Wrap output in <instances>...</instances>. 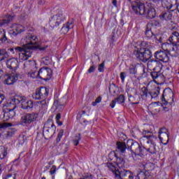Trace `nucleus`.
Here are the masks:
<instances>
[{
  "mask_svg": "<svg viewBox=\"0 0 179 179\" xmlns=\"http://www.w3.org/2000/svg\"><path fill=\"white\" fill-rule=\"evenodd\" d=\"M169 41L170 43H162V48L164 51H157L154 55L156 59L164 62V64L169 62L170 57H169V55H171V57H177L178 55L179 33L177 31L173 32L172 35L169 38Z\"/></svg>",
  "mask_w": 179,
  "mask_h": 179,
  "instance_id": "obj_2",
  "label": "nucleus"
},
{
  "mask_svg": "<svg viewBox=\"0 0 179 179\" xmlns=\"http://www.w3.org/2000/svg\"><path fill=\"white\" fill-rule=\"evenodd\" d=\"M94 69H96V67L94 66H90V68L88 69V73H93V72H94Z\"/></svg>",
  "mask_w": 179,
  "mask_h": 179,
  "instance_id": "obj_44",
  "label": "nucleus"
},
{
  "mask_svg": "<svg viewBox=\"0 0 179 179\" xmlns=\"http://www.w3.org/2000/svg\"><path fill=\"white\" fill-rule=\"evenodd\" d=\"M50 93V90L45 87H42L40 89H37L36 92L32 94V97L34 100H41V99H47Z\"/></svg>",
  "mask_w": 179,
  "mask_h": 179,
  "instance_id": "obj_14",
  "label": "nucleus"
},
{
  "mask_svg": "<svg viewBox=\"0 0 179 179\" xmlns=\"http://www.w3.org/2000/svg\"><path fill=\"white\" fill-rule=\"evenodd\" d=\"M62 136H64V130L63 129L59 131V132L57 135V141L59 142V141H61V138H62Z\"/></svg>",
  "mask_w": 179,
  "mask_h": 179,
  "instance_id": "obj_39",
  "label": "nucleus"
},
{
  "mask_svg": "<svg viewBox=\"0 0 179 179\" xmlns=\"http://www.w3.org/2000/svg\"><path fill=\"white\" fill-rule=\"evenodd\" d=\"M112 3L115 8H117V0H113L112 1Z\"/></svg>",
  "mask_w": 179,
  "mask_h": 179,
  "instance_id": "obj_50",
  "label": "nucleus"
},
{
  "mask_svg": "<svg viewBox=\"0 0 179 179\" xmlns=\"http://www.w3.org/2000/svg\"><path fill=\"white\" fill-rule=\"evenodd\" d=\"M117 150L122 153H125V150H127V145H125V143L117 142Z\"/></svg>",
  "mask_w": 179,
  "mask_h": 179,
  "instance_id": "obj_28",
  "label": "nucleus"
},
{
  "mask_svg": "<svg viewBox=\"0 0 179 179\" xmlns=\"http://www.w3.org/2000/svg\"><path fill=\"white\" fill-rule=\"evenodd\" d=\"M147 65L148 69H150V71L153 70V71L151 72L152 79H157L159 76H161L162 63H160V62L157 60H150Z\"/></svg>",
  "mask_w": 179,
  "mask_h": 179,
  "instance_id": "obj_9",
  "label": "nucleus"
},
{
  "mask_svg": "<svg viewBox=\"0 0 179 179\" xmlns=\"http://www.w3.org/2000/svg\"><path fill=\"white\" fill-rule=\"evenodd\" d=\"M52 59H50V57H45L42 59V64L44 65H50L51 64Z\"/></svg>",
  "mask_w": 179,
  "mask_h": 179,
  "instance_id": "obj_33",
  "label": "nucleus"
},
{
  "mask_svg": "<svg viewBox=\"0 0 179 179\" xmlns=\"http://www.w3.org/2000/svg\"><path fill=\"white\" fill-rule=\"evenodd\" d=\"M152 106H159V102H154L152 103Z\"/></svg>",
  "mask_w": 179,
  "mask_h": 179,
  "instance_id": "obj_54",
  "label": "nucleus"
},
{
  "mask_svg": "<svg viewBox=\"0 0 179 179\" xmlns=\"http://www.w3.org/2000/svg\"><path fill=\"white\" fill-rule=\"evenodd\" d=\"M143 135H146V134H150V131H143Z\"/></svg>",
  "mask_w": 179,
  "mask_h": 179,
  "instance_id": "obj_52",
  "label": "nucleus"
},
{
  "mask_svg": "<svg viewBox=\"0 0 179 179\" xmlns=\"http://www.w3.org/2000/svg\"><path fill=\"white\" fill-rule=\"evenodd\" d=\"M17 79H19V74L15 71H11V73L6 76L4 84L8 85H13L15 82H17Z\"/></svg>",
  "mask_w": 179,
  "mask_h": 179,
  "instance_id": "obj_16",
  "label": "nucleus"
},
{
  "mask_svg": "<svg viewBox=\"0 0 179 179\" xmlns=\"http://www.w3.org/2000/svg\"><path fill=\"white\" fill-rule=\"evenodd\" d=\"M174 93L173 90L170 88H166L162 94V101L163 104H170V106H173L174 103Z\"/></svg>",
  "mask_w": 179,
  "mask_h": 179,
  "instance_id": "obj_12",
  "label": "nucleus"
},
{
  "mask_svg": "<svg viewBox=\"0 0 179 179\" xmlns=\"http://www.w3.org/2000/svg\"><path fill=\"white\" fill-rule=\"evenodd\" d=\"M57 127L54 123H46L43 127V135H47L48 136H52V134H55Z\"/></svg>",
  "mask_w": 179,
  "mask_h": 179,
  "instance_id": "obj_20",
  "label": "nucleus"
},
{
  "mask_svg": "<svg viewBox=\"0 0 179 179\" xmlns=\"http://www.w3.org/2000/svg\"><path fill=\"white\" fill-rule=\"evenodd\" d=\"M158 138L163 145L169 143V131L166 128H162L159 131Z\"/></svg>",
  "mask_w": 179,
  "mask_h": 179,
  "instance_id": "obj_17",
  "label": "nucleus"
},
{
  "mask_svg": "<svg viewBox=\"0 0 179 179\" xmlns=\"http://www.w3.org/2000/svg\"><path fill=\"white\" fill-rule=\"evenodd\" d=\"M171 10L164 13L159 15V19L161 20H166V22L169 20H171L173 17L176 16V13H177V8H171Z\"/></svg>",
  "mask_w": 179,
  "mask_h": 179,
  "instance_id": "obj_19",
  "label": "nucleus"
},
{
  "mask_svg": "<svg viewBox=\"0 0 179 179\" xmlns=\"http://www.w3.org/2000/svg\"><path fill=\"white\" fill-rule=\"evenodd\" d=\"M158 141L159 138L155 135L144 136L140 138V143L143 148L136 141H129V143H131L130 148L133 160H138L139 159L138 156L142 157L146 152H149L151 155H155L157 152L156 143H157Z\"/></svg>",
  "mask_w": 179,
  "mask_h": 179,
  "instance_id": "obj_1",
  "label": "nucleus"
},
{
  "mask_svg": "<svg viewBox=\"0 0 179 179\" xmlns=\"http://www.w3.org/2000/svg\"><path fill=\"white\" fill-rule=\"evenodd\" d=\"M101 100H103V98L101 96H98L94 101L92 103V106L93 107H96V104H99V103H101Z\"/></svg>",
  "mask_w": 179,
  "mask_h": 179,
  "instance_id": "obj_36",
  "label": "nucleus"
},
{
  "mask_svg": "<svg viewBox=\"0 0 179 179\" xmlns=\"http://www.w3.org/2000/svg\"><path fill=\"white\" fill-rule=\"evenodd\" d=\"M13 132L10 131H7V134H6V136H12L13 135Z\"/></svg>",
  "mask_w": 179,
  "mask_h": 179,
  "instance_id": "obj_51",
  "label": "nucleus"
},
{
  "mask_svg": "<svg viewBox=\"0 0 179 179\" xmlns=\"http://www.w3.org/2000/svg\"><path fill=\"white\" fill-rule=\"evenodd\" d=\"M8 159V150L6 148L0 147V160H6Z\"/></svg>",
  "mask_w": 179,
  "mask_h": 179,
  "instance_id": "obj_25",
  "label": "nucleus"
},
{
  "mask_svg": "<svg viewBox=\"0 0 179 179\" xmlns=\"http://www.w3.org/2000/svg\"><path fill=\"white\" fill-rule=\"evenodd\" d=\"M37 63L35 60L27 61L24 64V68L25 71H28V76L32 78V79H36L39 78V79H44V78H51L52 75V70L48 67H43L37 71Z\"/></svg>",
  "mask_w": 179,
  "mask_h": 179,
  "instance_id": "obj_5",
  "label": "nucleus"
},
{
  "mask_svg": "<svg viewBox=\"0 0 179 179\" xmlns=\"http://www.w3.org/2000/svg\"><path fill=\"white\" fill-rule=\"evenodd\" d=\"M12 127V123L2 122L0 123V131H5L8 128Z\"/></svg>",
  "mask_w": 179,
  "mask_h": 179,
  "instance_id": "obj_30",
  "label": "nucleus"
},
{
  "mask_svg": "<svg viewBox=\"0 0 179 179\" xmlns=\"http://www.w3.org/2000/svg\"><path fill=\"white\" fill-rule=\"evenodd\" d=\"M125 78H127V73L121 72L120 73V79L122 80V83H124V82H125Z\"/></svg>",
  "mask_w": 179,
  "mask_h": 179,
  "instance_id": "obj_41",
  "label": "nucleus"
},
{
  "mask_svg": "<svg viewBox=\"0 0 179 179\" xmlns=\"http://www.w3.org/2000/svg\"><path fill=\"white\" fill-rule=\"evenodd\" d=\"M8 55L5 50H0V62L3 61V59H6L8 58Z\"/></svg>",
  "mask_w": 179,
  "mask_h": 179,
  "instance_id": "obj_32",
  "label": "nucleus"
},
{
  "mask_svg": "<svg viewBox=\"0 0 179 179\" xmlns=\"http://www.w3.org/2000/svg\"><path fill=\"white\" fill-rule=\"evenodd\" d=\"M73 27V24L72 22H67L63 25V27L61 29V33L62 34H66Z\"/></svg>",
  "mask_w": 179,
  "mask_h": 179,
  "instance_id": "obj_24",
  "label": "nucleus"
},
{
  "mask_svg": "<svg viewBox=\"0 0 179 179\" xmlns=\"http://www.w3.org/2000/svg\"><path fill=\"white\" fill-rule=\"evenodd\" d=\"M131 8L136 15H141L146 19H153L156 17V10L152 3H148L147 6L142 3H132Z\"/></svg>",
  "mask_w": 179,
  "mask_h": 179,
  "instance_id": "obj_6",
  "label": "nucleus"
},
{
  "mask_svg": "<svg viewBox=\"0 0 179 179\" xmlns=\"http://www.w3.org/2000/svg\"><path fill=\"white\" fill-rule=\"evenodd\" d=\"M56 172L57 169H55V168L52 166V169H51L50 171V173L51 174V176H52V174H55Z\"/></svg>",
  "mask_w": 179,
  "mask_h": 179,
  "instance_id": "obj_46",
  "label": "nucleus"
},
{
  "mask_svg": "<svg viewBox=\"0 0 179 179\" xmlns=\"http://www.w3.org/2000/svg\"><path fill=\"white\" fill-rule=\"evenodd\" d=\"M145 37H147L148 40H152V41L157 40L156 35L153 34V29L150 28V25H147L145 29Z\"/></svg>",
  "mask_w": 179,
  "mask_h": 179,
  "instance_id": "obj_22",
  "label": "nucleus"
},
{
  "mask_svg": "<svg viewBox=\"0 0 179 179\" xmlns=\"http://www.w3.org/2000/svg\"><path fill=\"white\" fill-rule=\"evenodd\" d=\"M134 55L137 59L142 61V62H148L152 58L150 50L141 46H136L134 48Z\"/></svg>",
  "mask_w": 179,
  "mask_h": 179,
  "instance_id": "obj_7",
  "label": "nucleus"
},
{
  "mask_svg": "<svg viewBox=\"0 0 179 179\" xmlns=\"http://www.w3.org/2000/svg\"><path fill=\"white\" fill-rule=\"evenodd\" d=\"M21 43L23 44V47H15L10 49V52L13 53V51L19 53L20 61H27L28 58L31 57V50H36L40 47V43L37 39V36H33L31 34H28L24 38L21 39Z\"/></svg>",
  "mask_w": 179,
  "mask_h": 179,
  "instance_id": "obj_4",
  "label": "nucleus"
},
{
  "mask_svg": "<svg viewBox=\"0 0 179 179\" xmlns=\"http://www.w3.org/2000/svg\"><path fill=\"white\" fill-rule=\"evenodd\" d=\"M53 107L56 108V110H58V107H61V106H58V101H55L53 103Z\"/></svg>",
  "mask_w": 179,
  "mask_h": 179,
  "instance_id": "obj_47",
  "label": "nucleus"
},
{
  "mask_svg": "<svg viewBox=\"0 0 179 179\" xmlns=\"http://www.w3.org/2000/svg\"><path fill=\"white\" fill-rule=\"evenodd\" d=\"M162 6L167 9V10L174 8V9H177L178 12H179V4L177 5V0H162Z\"/></svg>",
  "mask_w": 179,
  "mask_h": 179,
  "instance_id": "obj_18",
  "label": "nucleus"
},
{
  "mask_svg": "<svg viewBox=\"0 0 179 179\" xmlns=\"http://www.w3.org/2000/svg\"><path fill=\"white\" fill-rule=\"evenodd\" d=\"M149 25H150V28H151L153 30V29H155V27H160V22H159V21H157V20H152L147 24V26H149Z\"/></svg>",
  "mask_w": 179,
  "mask_h": 179,
  "instance_id": "obj_29",
  "label": "nucleus"
},
{
  "mask_svg": "<svg viewBox=\"0 0 179 179\" xmlns=\"http://www.w3.org/2000/svg\"><path fill=\"white\" fill-rule=\"evenodd\" d=\"M3 100H5V94L0 93V104L3 103Z\"/></svg>",
  "mask_w": 179,
  "mask_h": 179,
  "instance_id": "obj_43",
  "label": "nucleus"
},
{
  "mask_svg": "<svg viewBox=\"0 0 179 179\" xmlns=\"http://www.w3.org/2000/svg\"><path fill=\"white\" fill-rule=\"evenodd\" d=\"M85 114H86L85 111H83L81 113V117H83V115H85Z\"/></svg>",
  "mask_w": 179,
  "mask_h": 179,
  "instance_id": "obj_55",
  "label": "nucleus"
},
{
  "mask_svg": "<svg viewBox=\"0 0 179 179\" xmlns=\"http://www.w3.org/2000/svg\"><path fill=\"white\" fill-rule=\"evenodd\" d=\"M126 93L129 97V99H131L132 97V95L129 94V91L128 90H126Z\"/></svg>",
  "mask_w": 179,
  "mask_h": 179,
  "instance_id": "obj_49",
  "label": "nucleus"
},
{
  "mask_svg": "<svg viewBox=\"0 0 179 179\" xmlns=\"http://www.w3.org/2000/svg\"><path fill=\"white\" fill-rule=\"evenodd\" d=\"M17 104H20L23 110H30L33 107V101H31V100H29L24 96H15L8 99L3 105V111L4 113L3 117V121L12 120V118L16 115L15 108L17 107Z\"/></svg>",
  "mask_w": 179,
  "mask_h": 179,
  "instance_id": "obj_3",
  "label": "nucleus"
},
{
  "mask_svg": "<svg viewBox=\"0 0 179 179\" xmlns=\"http://www.w3.org/2000/svg\"><path fill=\"white\" fill-rule=\"evenodd\" d=\"M39 3H40V5H43L44 3L40 1Z\"/></svg>",
  "mask_w": 179,
  "mask_h": 179,
  "instance_id": "obj_57",
  "label": "nucleus"
},
{
  "mask_svg": "<svg viewBox=\"0 0 179 179\" xmlns=\"http://www.w3.org/2000/svg\"><path fill=\"white\" fill-rule=\"evenodd\" d=\"M8 34L11 36V37H16L17 34H20V33H23V31H26V29L19 24H12L8 29Z\"/></svg>",
  "mask_w": 179,
  "mask_h": 179,
  "instance_id": "obj_13",
  "label": "nucleus"
},
{
  "mask_svg": "<svg viewBox=\"0 0 179 179\" xmlns=\"http://www.w3.org/2000/svg\"><path fill=\"white\" fill-rule=\"evenodd\" d=\"M59 120H61V113H57L55 117L56 124H57L59 127H62L63 123L62 122L59 121Z\"/></svg>",
  "mask_w": 179,
  "mask_h": 179,
  "instance_id": "obj_34",
  "label": "nucleus"
},
{
  "mask_svg": "<svg viewBox=\"0 0 179 179\" xmlns=\"http://www.w3.org/2000/svg\"><path fill=\"white\" fill-rule=\"evenodd\" d=\"M38 104H41L42 106H45L46 103L45 100L41 101H38Z\"/></svg>",
  "mask_w": 179,
  "mask_h": 179,
  "instance_id": "obj_48",
  "label": "nucleus"
},
{
  "mask_svg": "<svg viewBox=\"0 0 179 179\" xmlns=\"http://www.w3.org/2000/svg\"><path fill=\"white\" fill-rule=\"evenodd\" d=\"M2 173V168L0 166V174Z\"/></svg>",
  "mask_w": 179,
  "mask_h": 179,
  "instance_id": "obj_56",
  "label": "nucleus"
},
{
  "mask_svg": "<svg viewBox=\"0 0 179 179\" xmlns=\"http://www.w3.org/2000/svg\"><path fill=\"white\" fill-rule=\"evenodd\" d=\"M37 118H38V115L37 113H32L24 114L21 117L19 125L27 127V125H30V124L34 122Z\"/></svg>",
  "mask_w": 179,
  "mask_h": 179,
  "instance_id": "obj_11",
  "label": "nucleus"
},
{
  "mask_svg": "<svg viewBox=\"0 0 179 179\" xmlns=\"http://www.w3.org/2000/svg\"><path fill=\"white\" fill-rule=\"evenodd\" d=\"M108 157L110 160H116V163L113 162L115 163V164H116V167H125V160L124 159V158L118 157L115 151H111L108 155Z\"/></svg>",
  "mask_w": 179,
  "mask_h": 179,
  "instance_id": "obj_15",
  "label": "nucleus"
},
{
  "mask_svg": "<svg viewBox=\"0 0 179 179\" xmlns=\"http://www.w3.org/2000/svg\"><path fill=\"white\" fill-rule=\"evenodd\" d=\"M159 90L152 92L150 94L151 99H156V97H157V96H159Z\"/></svg>",
  "mask_w": 179,
  "mask_h": 179,
  "instance_id": "obj_42",
  "label": "nucleus"
},
{
  "mask_svg": "<svg viewBox=\"0 0 179 179\" xmlns=\"http://www.w3.org/2000/svg\"><path fill=\"white\" fill-rule=\"evenodd\" d=\"M6 179H16V173H8L5 176Z\"/></svg>",
  "mask_w": 179,
  "mask_h": 179,
  "instance_id": "obj_38",
  "label": "nucleus"
},
{
  "mask_svg": "<svg viewBox=\"0 0 179 179\" xmlns=\"http://www.w3.org/2000/svg\"><path fill=\"white\" fill-rule=\"evenodd\" d=\"M160 73H161V76H159V78H162V76H163V78H167L169 76H171V68L164 66H163V64H162V69H161Z\"/></svg>",
  "mask_w": 179,
  "mask_h": 179,
  "instance_id": "obj_23",
  "label": "nucleus"
},
{
  "mask_svg": "<svg viewBox=\"0 0 179 179\" xmlns=\"http://www.w3.org/2000/svg\"><path fill=\"white\" fill-rule=\"evenodd\" d=\"M138 66H139V64L133 63L130 65L129 68V73L130 75H136L138 71Z\"/></svg>",
  "mask_w": 179,
  "mask_h": 179,
  "instance_id": "obj_26",
  "label": "nucleus"
},
{
  "mask_svg": "<svg viewBox=\"0 0 179 179\" xmlns=\"http://www.w3.org/2000/svg\"><path fill=\"white\" fill-rule=\"evenodd\" d=\"M13 19V16L10 15H6L3 18L0 19V43H5L8 40L6 38V32L3 28L7 23H9L10 20Z\"/></svg>",
  "mask_w": 179,
  "mask_h": 179,
  "instance_id": "obj_10",
  "label": "nucleus"
},
{
  "mask_svg": "<svg viewBox=\"0 0 179 179\" xmlns=\"http://www.w3.org/2000/svg\"><path fill=\"white\" fill-rule=\"evenodd\" d=\"M54 12H57V14L54 15L49 21V24L52 29L58 27L66 19V17L64 14V12L59 11V7H55L53 9Z\"/></svg>",
  "mask_w": 179,
  "mask_h": 179,
  "instance_id": "obj_8",
  "label": "nucleus"
},
{
  "mask_svg": "<svg viewBox=\"0 0 179 179\" xmlns=\"http://www.w3.org/2000/svg\"><path fill=\"white\" fill-rule=\"evenodd\" d=\"M6 66L8 69L11 70V72H16L17 68H19V62L16 58H12L6 62Z\"/></svg>",
  "mask_w": 179,
  "mask_h": 179,
  "instance_id": "obj_21",
  "label": "nucleus"
},
{
  "mask_svg": "<svg viewBox=\"0 0 179 179\" xmlns=\"http://www.w3.org/2000/svg\"><path fill=\"white\" fill-rule=\"evenodd\" d=\"M104 66H105V63L104 62H103L101 64L99 65V67H98L99 72H104Z\"/></svg>",
  "mask_w": 179,
  "mask_h": 179,
  "instance_id": "obj_40",
  "label": "nucleus"
},
{
  "mask_svg": "<svg viewBox=\"0 0 179 179\" xmlns=\"http://www.w3.org/2000/svg\"><path fill=\"white\" fill-rule=\"evenodd\" d=\"M115 100L117 104H122L125 103V96H124V95H119Z\"/></svg>",
  "mask_w": 179,
  "mask_h": 179,
  "instance_id": "obj_31",
  "label": "nucleus"
},
{
  "mask_svg": "<svg viewBox=\"0 0 179 179\" xmlns=\"http://www.w3.org/2000/svg\"><path fill=\"white\" fill-rule=\"evenodd\" d=\"M140 96L142 99L146 100L147 97H149L150 96V94H149V92L148 91V88L143 87L141 88V92H140Z\"/></svg>",
  "mask_w": 179,
  "mask_h": 179,
  "instance_id": "obj_27",
  "label": "nucleus"
},
{
  "mask_svg": "<svg viewBox=\"0 0 179 179\" xmlns=\"http://www.w3.org/2000/svg\"><path fill=\"white\" fill-rule=\"evenodd\" d=\"M18 143L19 145H24L26 143V137L24 136H20L18 138Z\"/></svg>",
  "mask_w": 179,
  "mask_h": 179,
  "instance_id": "obj_37",
  "label": "nucleus"
},
{
  "mask_svg": "<svg viewBox=\"0 0 179 179\" xmlns=\"http://www.w3.org/2000/svg\"><path fill=\"white\" fill-rule=\"evenodd\" d=\"M115 104H117V101H115V99L113 100L110 104L111 108H114V107H115Z\"/></svg>",
  "mask_w": 179,
  "mask_h": 179,
  "instance_id": "obj_45",
  "label": "nucleus"
},
{
  "mask_svg": "<svg viewBox=\"0 0 179 179\" xmlns=\"http://www.w3.org/2000/svg\"><path fill=\"white\" fill-rule=\"evenodd\" d=\"M42 179H45V177H43Z\"/></svg>",
  "mask_w": 179,
  "mask_h": 179,
  "instance_id": "obj_58",
  "label": "nucleus"
},
{
  "mask_svg": "<svg viewBox=\"0 0 179 179\" xmlns=\"http://www.w3.org/2000/svg\"><path fill=\"white\" fill-rule=\"evenodd\" d=\"M3 73V71L0 69V79L2 78Z\"/></svg>",
  "mask_w": 179,
  "mask_h": 179,
  "instance_id": "obj_53",
  "label": "nucleus"
},
{
  "mask_svg": "<svg viewBox=\"0 0 179 179\" xmlns=\"http://www.w3.org/2000/svg\"><path fill=\"white\" fill-rule=\"evenodd\" d=\"M82 138L80 137V134H78L76 136V139H73V143L75 146H78V145H79V142L80 141V139Z\"/></svg>",
  "mask_w": 179,
  "mask_h": 179,
  "instance_id": "obj_35",
  "label": "nucleus"
}]
</instances>
